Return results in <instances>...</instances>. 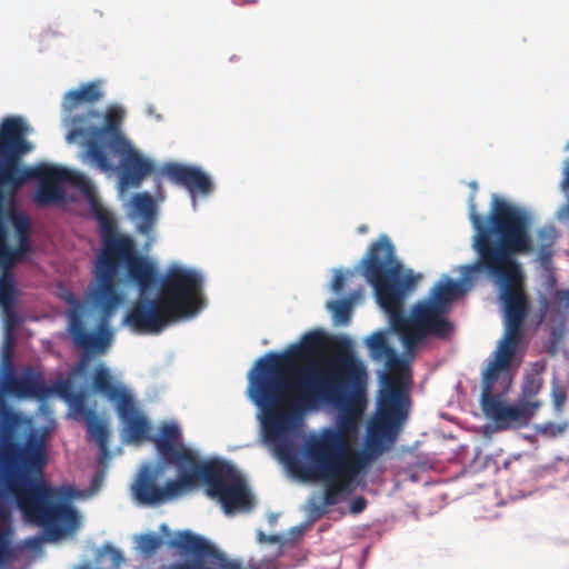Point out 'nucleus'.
<instances>
[{"mask_svg":"<svg viewBox=\"0 0 569 569\" xmlns=\"http://www.w3.org/2000/svg\"><path fill=\"white\" fill-rule=\"evenodd\" d=\"M469 219L476 231L472 248L477 252L473 263L461 267L463 282H471L483 273L501 283L500 300L503 309L505 332L482 376L481 399L495 396L493 389L501 372L507 371L525 335V321L530 302L523 289L518 254L533 251L530 237L531 216L523 208L492 196L486 218L477 212L473 197L469 204Z\"/></svg>","mask_w":569,"mask_h":569,"instance_id":"nucleus-1","label":"nucleus"},{"mask_svg":"<svg viewBox=\"0 0 569 569\" xmlns=\"http://www.w3.org/2000/svg\"><path fill=\"white\" fill-rule=\"evenodd\" d=\"M365 383L366 369L357 358L351 340L342 339L333 362L312 366L305 372L296 399L259 415L264 440L274 446L279 460L296 461L291 435L303 413L321 406H333L338 408L336 427L323 429L336 432L339 441L350 448L363 409Z\"/></svg>","mask_w":569,"mask_h":569,"instance_id":"nucleus-2","label":"nucleus"},{"mask_svg":"<svg viewBox=\"0 0 569 569\" xmlns=\"http://www.w3.org/2000/svg\"><path fill=\"white\" fill-rule=\"evenodd\" d=\"M359 267L372 286L379 305L388 313L392 329L401 336L407 348L416 347L428 336L447 338L451 333L453 327L445 318L446 312L427 299L417 302L409 317L405 315L403 290L415 281L411 276L400 279L402 264L388 236L381 234L370 244Z\"/></svg>","mask_w":569,"mask_h":569,"instance_id":"nucleus-3","label":"nucleus"},{"mask_svg":"<svg viewBox=\"0 0 569 569\" xmlns=\"http://www.w3.org/2000/svg\"><path fill=\"white\" fill-rule=\"evenodd\" d=\"M200 487L209 498H253L247 479L232 463L218 458L200 460L197 456L163 486L158 485L152 467H142L132 492L133 498H178Z\"/></svg>","mask_w":569,"mask_h":569,"instance_id":"nucleus-4","label":"nucleus"},{"mask_svg":"<svg viewBox=\"0 0 569 569\" xmlns=\"http://www.w3.org/2000/svg\"><path fill=\"white\" fill-rule=\"evenodd\" d=\"M101 119L102 113L96 109L88 110L84 118H73L74 127L68 131L67 141L73 142L80 138L89 137L86 142L87 158L102 172H110L114 167L100 143V140H104L114 153L121 156L120 187L122 189L140 187L143 179L153 172V163L133 149L121 133L120 126L123 111L120 108H108L104 122L99 126Z\"/></svg>","mask_w":569,"mask_h":569,"instance_id":"nucleus-5","label":"nucleus"},{"mask_svg":"<svg viewBox=\"0 0 569 569\" xmlns=\"http://www.w3.org/2000/svg\"><path fill=\"white\" fill-rule=\"evenodd\" d=\"M342 339H347V337L340 338L337 349ZM348 340L350 339L348 338ZM323 345V333L310 331L302 337L299 343L290 346L284 352H268L257 361L254 370L250 373L249 392L251 400L260 410L259 415H264L296 399L305 372L317 363L300 371L297 379H290L288 373L298 372V365L315 358L320 353ZM336 355H338V350H336ZM320 363L318 362V365Z\"/></svg>","mask_w":569,"mask_h":569,"instance_id":"nucleus-6","label":"nucleus"},{"mask_svg":"<svg viewBox=\"0 0 569 569\" xmlns=\"http://www.w3.org/2000/svg\"><path fill=\"white\" fill-rule=\"evenodd\" d=\"M46 462V446L40 437L31 436L22 448L3 440L0 443V469L13 498H91L103 485V475L96 473L87 489L72 485L50 487L40 476Z\"/></svg>","mask_w":569,"mask_h":569,"instance_id":"nucleus-7","label":"nucleus"},{"mask_svg":"<svg viewBox=\"0 0 569 569\" xmlns=\"http://www.w3.org/2000/svg\"><path fill=\"white\" fill-rule=\"evenodd\" d=\"M305 462H284L306 479L325 480L338 490L348 489L360 471L369 463L368 451L350 453L333 431L320 430L303 443Z\"/></svg>","mask_w":569,"mask_h":569,"instance_id":"nucleus-8","label":"nucleus"},{"mask_svg":"<svg viewBox=\"0 0 569 569\" xmlns=\"http://www.w3.org/2000/svg\"><path fill=\"white\" fill-rule=\"evenodd\" d=\"M73 500H0L16 503L27 522L41 527L48 540L56 541L80 527V517L70 505Z\"/></svg>","mask_w":569,"mask_h":569,"instance_id":"nucleus-9","label":"nucleus"},{"mask_svg":"<svg viewBox=\"0 0 569 569\" xmlns=\"http://www.w3.org/2000/svg\"><path fill=\"white\" fill-rule=\"evenodd\" d=\"M408 403L409 398L402 388L400 378L395 375H383L375 427L383 432L391 429L406 417Z\"/></svg>","mask_w":569,"mask_h":569,"instance_id":"nucleus-10","label":"nucleus"},{"mask_svg":"<svg viewBox=\"0 0 569 569\" xmlns=\"http://www.w3.org/2000/svg\"><path fill=\"white\" fill-rule=\"evenodd\" d=\"M485 415L499 429L520 428L526 426L540 407L539 401H522L519 405H507L499 396L481 399Z\"/></svg>","mask_w":569,"mask_h":569,"instance_id":"nucleus-11","label":"nucleus"},{"mask_svg":"<svg viewBox=\"0 0 569 569\" xmlns=\"http://www.w3.org/2000/svg\"><path fill=\"white\" fill-rule=\"evenodd\" d=\"M160 172L171 182L186 188L193 200V204H196L198 194L208 196L214 188L211 178L200 168L193 166L166 162L162 164Z\"/></svg>","mask_w":569,"mask_h":569,"instance_id":"nucleus-12","label":"nucleus"},{"mask_svg":"<svg viewBox=\"0 0 569 569\" xmlns=\"http://www.w3.org/2000/svg\"><path fill=\"white\" fill-rule=\"evenodd\" d=\"M67 401L73 417L86 422L89 436L94 440L102 453L108 452L110 432L104 420L100 419L96 410L87 406L83 391H74L67 396Z\"/></svg>","mask_w":569,"mask_h":569,"instance_id":"nucleus-13","label":"nucleus"},{"mask_svg":"<svg viewBox=\"0 0 569 569\" xmlns=\"http://www.w3.org/2000/svg\"><path fill=\"white\" fill-rule=\"evenodd\" d=\"M102 97L98 82H86L77 89L68 91L63 97V111L66 113V126L69 130L74 127L73 118L86 117V112L93 109V104Z\"/></svg>","mask_w":569,"mask_h":569,"instance_id":"nucleus-14","label":"nucleus"},{"mask_svg":"<svg viewBox=\"0 0 569 569\" xmlns=\"http://www.w3.org/2000/svg\"><path fill=\"white\" fill-rule=\"evenodd\" d=\"M342 500H319L320 503H317L315 500H309L306 505L305 510L307 512L308 519L292 528H290L284 536V547L293 548L300 543L305 533L309 531L312 525L319 520L322 516H328L332 520H338V518L343 513L339 511L338 516H335V508Z\"/></svg>","mask_w":569,"mask_h":569,"instance_id":"nucleus-15","label":"nucleus"},{"mask_svg":"<svg viewBox=\"0 0 569 569\" xmlns=\"http://www.w3.org/2000/svg\"><path fill=\"white\" fill-rule=\"evenodd\" d=\"M179 437L180 430L178 426L170 423L161 427L160 436L158 438L150 439L154 442L162 458L169 463H177L178 469L182 466L187 467L196 456L194 452L184 448L183 446L177 447Z\"/></svg>","mask_w":569,"mask_h":569,"instance_id":"nucleus-16","label":"nucleus"},{"mask_svg":"<svg viewBox=\"0 0 569 569\" xmlns=\"http://www.w3.org/2000/svg\"><path fill=\"white\" fill-rule=\"evenodd\" d=\"M1 379L3 389L19 398L34 397L42 390L41 380L37 375L32 372L20 377L14 375L13 363L9 356L2 360Z\"/></svg>","mask_w":569,"mask_h":569,"instance_id":"nucleus-17","label":"nucleus"},{"mask_svg":"<svg viewBox=\"0 0 569 569\" xmlns=\"http://www.w3.org/2000/svg\"><path fill=\"white\" fill-rule=\"evenodd\" d=\"M17 290L12 274L4 273L0 277V307L3 313L6 340L12 342L16 331L21 323V317L17 312Z\"/></svg>","mask_w":569,"mask_h":569,"instance_id":"nucleus-18","label":"nucleus"},{"mask_svg":"<svg viewBox=\"0 0 569 569\" xmlns=\"http://www.w3.org/2000/svg\"><path fill=\"white\" fill-rule=\"evenodd\" d=\"M119 418L124 425V433L129 441L150 440V426L147 417L137 407L133 397L122 408L121 403L116 407Z\"/></svg>","mask_w":569,"mask_h":569,"instance_id":"nucleus-19","label":"nucleus"},{"mask_svg":"<svg viewBox=\"0 0 569 569\" xmlns=\"http://www.w3.org/2000/svg\"><path fill=\"white\" fill-rule=\"evenodd\" d=\"M92 389L107 397L117 407L118 403L124 408L132 395L122 385L114 381L110 370L104 365H98L92 375Z\"/></svg>","mask_w":569,"mask_h":569,"instance_id":"nucleus-20","label":"nucleus"},{"mask_svg":"<svg viewBox=\"0 0 569 569\" xmlns=\"http://www.w3.org/2000/svg\"><path fill=\"white\" fill-rule=\"evenodd\" d=\"M9 511L4 502H0V568L11 563L17 558V547L12 546L13 530L9 522Z\"/></svg>","mask_w":569,"mask_h":569,"instance_id":"nucleus-21","label":"nucleus"},{"mask_svg":"<svg viewBox=\"0 0 569 569\" xmlns=\"http://www.w3.org/2000/svg\"><path fill=\"white\" fill-rule=\"evenodd\" d=\"M465 291L466 290L460 282L447 279L445 282H438L435 284L427 300L447 313L449 303L462 296Z\"/></svg>","mask_w":569,"mask_h":569,"instance_id":"nucleus-22","label":"nucleus"},{"mask_svg":"<svg viewBox=\"0 0 569 569\" xmlns=\"http://www.w3.org/2000/svg\"><path fill=\"white\" fill-rule=\"evenodd\" d=\"M540 260L546 263L552 257V247L558 239V231L553 226H543L537 232Z\"/></svg>","mask_w":569,"mask_h":569,"instance_id":"nucleus-23","label":"nucleus"},{"mask_svg":"<svg viewBox=\"0 0 569 569\" xmlns=\"http://www.w3.org/2000/svg\"><path fill=\"white\" fill-rule=\"evenodd\" d=\"M134 212L146 222H152L156 218V203L148 192L137 193L132 198Z\"/></svg>","mask_w":569,"mask_h":569,"instance_id":"nucleus-24","label":"nucleus"},{"mask_svg":"<svg viewBox=\"0 0 569 569\" xmlns=\"http://www.w3.org/2000/svg\"><path fill=\"white\" fill-rule=\"evenodd\" d=\"M352 300L349 298L330 300L327 302V309L332 312L336 325H348L352 316Z\"/></svg>","mask_w":569,"mask_h":569,"instance_id":"nucleus-25","label":"nucleus"},{"mask_svg":"<svg viewBox=\"0 0 569 569\" xmlns=\"http://www.w3.org/2000/svg\"><path fill=\"white\" fill-rule=\"evenodd\" d=\"M367 345L372 359L377 361H382L383 357L393 350V348L389 345L385 333L381 331L371 335L367 341Z\"/></svg>","mask_w":569,"mask_h":569,"instance_id":"nucleus-26","label":"nucleus"},{"mask_svg":"<svg viewBox=\"0 0 569 569\" xmlns=\"http://www.w3.org/2000/svg\"><path fill=\"white\" fill-rule=\"evenodd\" d=\"M227 516L249 513L256 508L257 500H218Z\"/></svg>","mask_w":569,"mask_h":569,"instance_id":"nucleus-27","label":"nucleus"},{"mask_svg":"<svg viewBox=\"0 0 569 569\" xmlns=\"http://www.w3.org/2000/svg\"><path fill=\"white\" fill-rule=\"evenodd\" d=\"M569 428L568 421H562L560 423L557 422H545L536 426V431L538 435L547 438H557L563 435Z\"/></svg>","mask_w":569,"mask_h":569,"instance_id":"nucleus-28","label":"nucleus"},{"mask_svg":"<svg viewBox=\"0 0 569 569\" xmlns=\"http://www.w3.org/2000/svg\"><path fill=\"white\" fill-rule=\"evenodd\" d=\"M567 387L557 379H553L551 385V398L556 411H562L563 406L566 405L567 401Z\"/></svg>","mask_w":569,"mask_h":569,"instance_id":"nucleus-29","label":"nucleus"},{"mask_svg":"<svg viewBox=\"0 0 569 569\" xmlns=\"http://www.w3.org/2000/svg\"><path fill=\"white\" fill-rule=\"evenodd\" d=\"M382 360L388 371L386 375H395L400 378L399 373L405 368V361L398 356L396 350L393 349Z\"/></svg>","mask_w":569,"mask_h":569,"instance_id":"nucleus-30","label":"nucleus"},{"mask_svg":"<svg viewBox=\"0 0 569 569\" xmlns=\"http://www.w3.org/2000/svg\"><path fill=\"white\" fill-rule=\"evenodd\" d=\"M162 545V540L156 533H146L140 538V549L150 556L156 552Z\"/></svg>","mask_w":569,"mask_h":569,"instance_id":"nucleus-31","label":"nucleus"},{"mask_svg":"<svg viewBox=\"0 0 569 569\" xmlns=\"http://www.w3.org/2000/svg\"><path fill=\"white\" fill-rule=\"evenodd\" d=\"M11 220L18 237L30 234L31 226L27 216L14 213L12 214Z\"/></svg>","mask_w":569,"mask_h":569,"instance_id":"nucleus-32","label":"nucleus"},{"mask_svg":"<svg viewBox=\"0 0 569 569\" xmlns=\"http://www.w3.org/2000/svg\"><path fill=\"white\" fill-rule=\"evenodd\" d=\"M347 500H343L346 502ZM351 503L349 505V511L353 515H358L362 512L367 507V500H349ZM339 511H342L343 513L338 518L340 519L345 513V507L342 506V501L338 503V506L335 508V516L339 515Z\"/></svg>","mask_w":569,"mask_h":569,"instance_id":"nucleus-33","label":"nucleus"},{"mask_svg":"<svg viewBox=\"0 0 569 569\" xmlns=\"http://www.w3.org/2000/svg\"><path fill=\"white\" fill-rule=\"evenodd\" d=\"M284 536L282 535H267L262 530H257V541L260 543H277L280 550L284 547Z\"/></svg>","mask_w":569,"mask_h":569,"instance_id":"nucleus-34","label":"nucleus"},{"mask_svg":"<svg viewBox=\"0 0 569 569\" xmlns=\"http://www.w3.org/2000/svg\"><path fill=\"white\" fill-rule=\"evenodd\" d=\"M541 381L533 378L528 379L522 386V395L525 398L535 397L541 389Z\"/></svg>","mask_w":569,"mask_h":569,"instance_id":"nucleus-35","label":"nucleus"},{"mask_svg":"<svg viewBox=\"0 0 569 569\" xmlns=\"http://www.w3.org/2000/svg\"><path fill=\"white\" fill-rule=\"evenodd\" d=\"M346 282L345 274L341 271H337L333 276L331 288L335 292H339L342 290Z\"/></svg>","mask_w":569,"mask_h":569,"instance_id":"nucleus-36","label":"nucleus"},{"mask_svg":"<svg viewBox=\"0 0 569 569\" xmlns=\"http://www.w3.org/2000/svg\"><path fill=\"white\" fill-rule=\"evenodd\" d=\"M18 248L23 253L30 252L32 249L29 234L18 237Z\"/></svg>","mask_w":569,"mask_h":569,"instance_id":"nucleus-37","label":"nucleus"},{"mask_svg":"<svg viewBox=\"0 0 569 569\" xmlns=\"http://www.w3.org/2000/svg\"><path fill=\"white\" fill-rule=\"evenodd\" d=\"M167 500H137L139 506H152L158 507L162 502H166Z\"/></svg>","mask_w":569,"mask_h":569,"instance_id":"nucleus-38","label":"nucleus"},{"mask_svg":"<svg viewBox=\"0 0 569 569\" xmlns=\"http://www.w3.org/2000/svg\"><path fill=\"white\" fill-rule=\"evenodd\" d=\"M279 516H280V513H278V512H268V513H267V520H268V523H269L271 527L276 526V525H277V521H278V519H279Z\"/></svg>","mask_w":569,"mask_h":569,"instance_id":"nucleus-39","label":"nucleus"},{"mask_svg":"<svg viewBox=\"0 0 569 569\" xmlns=\"http://www.w3.org/2000/svg\"><path fill=\"white\" fill-rule=\"evenodd\" d=\"M557 297L569 306V289L557 291Z\"/></svg>","mask_w":569,"mask_h":569,"instance_id":"nucleus-40","label":"nucleus"},{"mask_svg":"<svg viewBox=\"0 0 569 569\" xmlns=\"http://www.w3.org/2000/svg\"><path fill=\"white\" fill-rule=\"evenodd\" d=\"M10 252L12 253L11 257L14 262L17 260H19L24 254L22 251H20L19 248H16V249L10 248Z\"/></svg>","mask_w":569,"mask_h":569,"instance_id":"nucleus-41","label":"nucleus"},{"mask_svg":"<svg viewBox=\"0 0 569 569\" xmlns=\"http://www.w3.org/2000/svg\"><path fill=\"white\" fill-rule=\"evenodd\" d=\"M375 445H376V442H375V440H373V438H372V436H371V437L369 438L368 442H367V448H368V450L372 449ZM380 451H381V449H380V443H379V442H377V450H376V452H380Z\"/></svg>","mask_w":569,"mask_h":569,"instance_id":"nucleus-42","label":"nucleus"},{"mask_svg":"<svg viewBox=\"0 0 569 569\" xmlns=\"http://www.w3.org/2000/svg\"><path fill=\"white\" fill-rule=\"evenodd\" d=\"M38 543H39V539H37V538H30L24 541V546L29 547V548H34L38 546Z\"/></svg>","mask_w":569,"mask_h":569,"instance_id":"nucleus-43","label":"nucleus"},{"mask_svg":"<svg viewBox=\"0 0 569 569\" xmlns=\"http://www.w3.org/2000/svg\"><path fill=\"white\" fill-rule=\"evenodd\" d=\"M322 498L329 499V498H335V497L332 496V493L330 491H327L322 495Z\"/></svg>","mask_w":569,"mask_h":569,"instance_id":"nucleus-44","label":"nucleus"},{"mask_svg":"<svg viewBox=\"0 0 569 569\" xmlns=\"http://www.w3.org/2000/svg\"><path fill=\"white\" fill-rule=\"evenodd\" d=\"M367 230H368V227H367V226H361V227H359V232H361V233L367 232Z\"/></svg>","mask_w":569,"mask_h":569,"instance_id":"nucleus-45","label":"nucleus"},{"mask_svg":"<svg viewBox=\"0 0 569 569\" xmlns=\"http://www.w3.org/2000/svg\"><path fill=\"white\" fill-rule=\"evenodd\" d=\"M10 420H11V422H16V416L14 415H10Z\"/></svg>","mask_w":569,"mask_h":569,"instance_id":"nucleus-46","label":"nucleus"},{"mask_svg":"<svg viewBox=\"0 0 569 569\" xmlns=\"http://www.w3.org/2000/svg\"><path fill=\"white\" fill-rule=\"evenodd\" d=\"M503 505H505V501H503V500H500V501L498 502V506H503Z\"/></svg>","mask_w":569,"mask_h":569,"instance_id":"nucleus-47","label":"nucleus"},{"mask_svg":"<svg viewBox=\"0 0 569 569\" xmlns=\"http://www.w3.org/2000/svg\"><path fill=\"white\" fill-rule=\"evenodd\" d=\"M471 188H475V189H476V188H477V183H476V182H472V183H471Z\"/></svg>","mask_w":569,"mask_h":569,"instance_id":"nucleus-48","label":"nucleus"},{"mask_svg":"<svg viewBox=\"0 0 569 569\" xmlns=\"http://www.w3.org/2000/svg\"><path fill=\"white\" fill-rule=\"evenodd\" d=\"M0 498H7V497H6L4 495H1V493H0Z\"/></svg>","mask_w":569,"mask_h":569,"instance_id":"nucleus-49","label":"nucleus"}]
</instances>
